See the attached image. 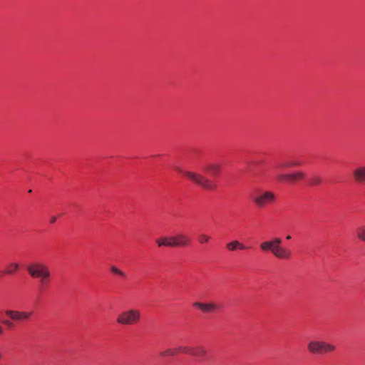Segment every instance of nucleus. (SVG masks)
Returning a JSON list of instances; mask_svg holds the SVG:
<instances>
[{
    "label": "nucleus",
    "mask_w": 365,
    "mask_h": 365,
    "mask_svg": "<svg viewBox=\"0 0 365 365\" xmlns=\"http://www.w3.org/2000/svg\"><path fill=\"white\" fill-rule=\"evenodd\" d=\"M5 314L11 320L21 322L29 320L32 316L33 312L8 309L5 312Z\"/></svg>",
    "instance_id": "0eeeda50"
},
{
    "label": "nucleus",
    "mask_w": 365,
    "mask_h": 365,
    "mask_svg": "<svg viewBox=\"0 0 365 365\" xmlns=\"http://www.w3.org/2000/svg\"><path fill=\"white\" fill-rule=\"evenodd\" d=\"M334 344L327 343L324 341L312 340L307 344V350L312 354H325L336 351Z\"/></svg>",
    "instance_id": "20e7f679"
},
{
    "label": "nucleus",
    "mask_w": 365,
    "mask_h": 365,
    "mask_svg": "<svg viewBox=\"0 0 365 365\" xmlns=\"http://www.w3.org/2000/svg\"><path fill=\"white\" fill-rule=\"evenodd\" d=\"M140 312L135 309H130L120 312L116 322L120 325H133L138 323L140 320Z\"/></svg>",
    "instance_id": "39448f33"
},
{
    "label": "nucleus",
    "mask_w": 365,
    "mask_h": 365,
    "mask_svg": "<svg viewBox=\"0 0 365 365\" xmlns=\"http://www.w3.org/2000/svg\"><path fill=\"white\" fill-rule=\"evenodd\" d=\"M4 332V329L3 327L0 325V335L2 334Z\"/></svg>",
    "instance_id": "bb28decb"
},
{
    "label": "nucleus",
    "mask_w": 365,
    "mask_h": 365,
    "mask_svg": "<svg viewBox=\"0 0 365 365\" xmlns=\"http://www.w3.org/2000/svg\"><path fill=\"white\" fill-rule=\"evenodd\" d=\"M3 323H4V324H5L6 326H7L9 327H11L14 325L13 322L8 319L4 320Z\"/></svg>",
    "instance_id": "393cba45"
},
{
    "label": "nucleus",
    "mask_w": 365,
    "mask_h": 365,
    "mask_svg": "<svg viewBox=\"0 0 365 365\" xmlns=\"http://www.w3.org/2000/svg\"><path fill=\"white\" fill-rule=\"evenodd\" d=\"M56 219H57V217L56 216L51 217V220H50L51 223H55L56 221Z\"/></svg>",
    "instance_id": "a878e982"
},
{
    "label": "nucleus",
    "mask_w": 365,
    "mask_h": 365,
    "mask_svg": "<svg viewBox=\"0 0 365 365\" xmlns=\"http://www.w3.org/2000/svg\"><path fill=\"white\" fill-rule=\"evenodd\" d=\"M204 170L212 176H216L221 172V165L217 163H210L205 167Z\"/></svg>",
    "instance_id": "9b49d317"
},
{
    "label": "nucleus",
    "mask_w": 365,
    "mask_h": 365,
    "mask_svg": "<svg viewBox=\"0 0 365 365\" xmlns=\"http://www.w3.org/2000/svg\"><path fill=\"white\" fill-rule=\"evenodd\" d=\"M291 237H291L290 235H287V236L286 237V239H287V240H290V239H291Z\"/></svg>",
    "instance_id": "cd10ccee"
},
{
    "label": "nucleus",
    "mask_w": 365,
    "mask_h": 365,
    "mask_svg": "<svg viewBox=\"0 0 365 365\" xmlns=\"http://www.w3.org/2000/svg\"><path fill=\"white\" fill-rule=\"evenodd\" d=\"M211 237L207 234L201 233L197 237V242L200 245H205L210 242Z\"/></svg>",
    "instance_id": "dca6fc26"
},
{
    "label": "nucleus",
    "mask_w": 365,
    "mask_h": 365,
    "mask_svg": "<svg viewBox=\"0 0 365 365\" xmlns=\"http://www.w3.org/2000/svg\"><path fill=\"white\" fill-rule=\"evenodd\" d=\"M178 354L177 347L175 349H168L160 353V355L163 357L170 356H173Z\"/></svg>",
    "instance_id": "6ab92c4d"
},
{
    "label": "nucleus",
    "mask_w": 365,
    "mask_h": 365,
    "mask_svg": "<svg viewBox=\"0 0 365 365\" xmlns=\"http://www.w3.org/2000/svg\"><path fill=\"white\" fill-rule=\"evenodd\" d=\"M19 265L18 263H14V262L9 263L7 265V269L5 272V273L7 274H11L14 273L16 271H17L19 269Z\"/></svg>",
    "instance_id": "f3484780"
},
{
    "label": "nucleus",
    "mask_w": 365,
    "mask_h": 365,
    "mask_svg": "<svg viewBox=\"0 0 365 365\" xmlns=\"http://www.w3.org/2000/svg\"><path fill=\"white\" fill-rule=\"evenodd\" d=\"M275 195L270 191H262L259 192L253 200L255 204L259 207H263L269 203L275 201Z\"/></svg>",
    "instance_id": "423d86ee"
},
{
    "label": "nucleus",
    "mask_w": 365,
    "mask_h": 365,
    "mask_svg": "<svg viewBox=\"0 0 365 365\" xmlns=\"http://www.w3.org/2000/svg\"><path fill=\"white\" fill-rule=\"evenodd\" d=\"M226 248L228 251L233 252L237 250H244L247 247L238 240H232L226 244Z\"/></svg>",
    "instance_id": "f8f14e48"
},
{
    "label": "nucleus",
    "mask_w": 365,
    "mask_h": 365,
    "mask_svg": "<svg viewBox=\"0 0 365 365\" xmlns=\"http://www.w3.org/2000/svg\"><path fill=\"white\" fill-rule=\"evenodd\" d=\"M3 358V355L0 352V360H1V359Z\"/></svg>",
    "instance_id": "c85d7f7f"
},
{
    "label": "nucleus",
    "mask_w": 365,
    "mask_h": 365,
    "mask_svg": "<svg viewBox=\"0 0 365 365\" xmlns=\"http://www.w3.org/2000/svg\"><path fill=\"white\" fill-rule=\"evenodd\" d=\"M277 180L280 182L287 181L289 180V174H279L277 176Z\"/></svg>",
    "instance_id": "5701e85b"
},
{
    "label": "nucleus",
    "mask_w": 365,
    "mask_h": 365,
    "mask_svg": "<svg viewBox=\"0 0 365 365\" xmlns=\"http://www.w3.org/2000/svg\"><path fill=\"white\" fill-rule=\"evenodd\" d=\"M322 183V179L319 177H314L312 179L311 184L312 185H319Z\"/></svg>",
    "instance_id": "b1692460"
},
{
    "label": "nucleus",
    "mask_w": 365,
    "mask_h": 365,
    "mask_svg": "<svg viewBox=\"0 0 365 365\" xmlns=\"http://www.w3.org/2000/svg\"><path fill=\"white\" fill-rule=\"evenodd\" d=\"M192 355L195 356L205 357L207 355V351L202 346H197L193 348Z\"/></svg>",
    "instance_id": "2eb2a0df"
},
{
    "label": "nucleus",
    "mask_w": 365,
    "mask_h": 365,
    "mask_svg": "<svg viewBox=\"0 0 365 365\" xmlns=\"http://www.w3.org/2000/svg\"><path fill=\"white\" fill-rule=\"evenodd\" d=\"M356 236L362 242H365V226H360L356 229Z\"/></svg>",
    "instance_id": "a211bd4d"
},
{
    "label": "nucleus",
    "mask_w": 365,
    "mask_h": 365,
    "mask_svg": "<svg viewBox=\"0 0 365 365\" xmlns=\"http://www.w3.org/2000/svg\"><path fill=\"white\" fill-rule=\"evenodd\" d=\"M282 240L279 237L273 238L272 240L264 241L260 243L259 248L263 252L269 251L275 257L287 260L291 258L292 252L280 245Z\"/></svg>",
    "instance_id": "f257e3e1"
},
{
    "label": "nucleus",
    "mask_w": 365,
    "mask_h": 365,
    "mask_svg": "<svg viewBox=\"0 0 365 365\" xmlns=\"http://www.w3.org/2000/svg\"><path fill=\"white\" fill-rule=\"evenodd\" d=\"M305 178V174L302 171H297L293 173L289 174V180L288 182L293 183L297 182L299 180H302Z\"/></svg>",
    "instance_id": "ddd939ff"
},
{
    "label": "nucleus",
    "mask_w": 365,
    "mask_h": 365,
    "mask_svg": "<svg viewBox=\"0 0 365 365\" xmlns=\"http://www.w3.org/2000/svg\"><path fill=\"white\" fill-rule=\"evenodd\" d=\"M156 242L158 245V247H172V242H171V237H163L156 240Z\"/></svg>",
    "instance_id": "4468645a"
},
{
    "label": "nucleus",
    "mask_w": 365,
    "mask_h": 365,
    "mask_svg": "<svg viewBox=\"0 0 365 365\" xmlns=\"http://www.w3.org/2000/svg\"><path fill=\"white\" fill-rule=\"evenodd\" d=\"M352 175L355 182L365 184V165L354 168Z\"/></svg>",
    "instance_id": "1a4fd4ad"
},
{
    "label": "nucleus",
    "mask_w": 365,
    "mask_h": 365,
    "mask_svg": "<svg viewBox=\"0 0 365 365\" xmlns=\"http://www.w3.org/2000/svg\"><path fill=\"white\" fill-rule=\"evenodd\" d=\"M29 275L34 279H39L41 286L46 285L51 277L48 266L41 262H35L27 266Z\"/></svg>",
    "instance_id": "f03ea898"
},
{
    "label": "nucleus",
    "mask_w": 365,
    "mask_h": 365,
    "mask_svg": "<svg viewBox=\"0 0 365 365\" xmlns=\"http://www.w3.org/2000/svg\"><path fill=\"white\" fill-rule=\"evenodd\" d=\"M193 307L199 308L204 313H211L218 309L217 305L214 303H202L199 302H194Z\"/></svg>",
    "instance_id": "9d476101"
},
{
    "label": "nucleus",
    "mask_w": 365,
    "mask_h": 365,
    "mask_svg": "<svg viewBox=\"0 0 365 365\" xmlns=\"http://www.w3.org/2000/svg\"><path fill=\"white\" fill-rule=\"evenodd\" d=\"M301 163H300L299 161L294 160V161H290V162L286 163L284 164H282L281 165V167H282V168H290V167L298 166Z\"/></svg>",
    "instance_id": "4be33fe9"
},
{
    "label": "nucleus",
    "mask_w": 365,
    "mask_h": 365,
    "mask_svg": "<svg viewBox=\"0 0 365 365\" xmlns=\"http://www.w3.org/2000/svg\"><path fill=\"white\" fill-rule=\"evenodd\" d=\"M177 350H178V353L182 352V353H185V354L189 353V354H192L193 348L190 347V346H180L177 347Z\"/></svg>",
    "instance_id": "412c9836"
},
{
    "label": "nucleus",
    "mask_w": 365,
    "mask_h": 365,
    "mask_svg": "<svg viewBox=\"0 0 365 365\" xmlns=\"http://www.w3.org/2000/svg\"><path fill=\"white\" fill-rule=\"evenodd\" d=\"M172 247H187L190 242V237L184 233H178L171 237Z\"/></svg>",
    "instance_id": "6e6552de"
},
{
    "label": "nucleus",
    "mask_w": 365,
    "mask_h": 365,
    "mask_svg": "<svg viewBox=\"0 0 365 365\" xmlns=\"http://www.w3.org/2000/svg\"><path fill=\"white\" fill-rule=\"evenodd\" d=\"M175 169L180 173L184 174L185 177L192 181L194 183L201 186L202 187L207 190L215 189V185L210 180L205 178L200 173H197L192 171L184 170L180 167H175Z\"/></svg>",
    "instance_id": "7ed1b4c3"
},
{
    "label": "nucleus",
    "mask_w": 365,
    "mask_h": 365,
    "mask_svg": "<svg viewBox=\"0 0 365 365\" xmlns=\"http://www.w3.org/2000/svg\"><path fill=\"white\" fill-rule=\"evenodd\" d=\"M110 271L112 273L115 274H117V275H119L122 277H126V274L122 271L121 269H120L119 268H118L117 267L115 266H111L110 267Z\"/></svg>",
    "instance_id": "aec40b11"
}]
</instances>
